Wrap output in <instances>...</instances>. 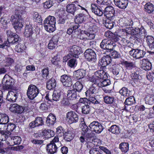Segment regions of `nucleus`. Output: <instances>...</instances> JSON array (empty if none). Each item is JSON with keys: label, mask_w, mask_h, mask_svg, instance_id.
<instances>
[{"label": "nucleus", "mask_w": 154, "mask_h": 154, "mask_svg": "<svg viewBox=\"0 0 154 154\" xmlns=\"http://www.w3.org/2000/svg\"><path fill=\"white\" fill-rule=\"evenodd\" d=\"M11 21L13 22L12 24L17 33L21 32V29L23 26L24 24L23 19L17 11L15 14L11 17Z\"/></svg>", "instance_id": "f257e3e1"}, {"label": "nucleus", "mask_w": 154, "mask_h": 154, "mask_svg": "<svg viewBox=\"0 0 154 154\" xmlns=\"http://www.w3.org/2000/svg\"><path fill=\"white\" fill-rule=\"evenodd\" d=\"M55 18L53 16H49L44 21L45 29L49 32H52L55 30Z\"/></svg>", "instance_id": "f03ea898"}, {"label": "nucleus", "mask_w": 154, "mask_h": 154, "mask_svg": "<svg viewBox=\"0 0 154 154\" xmlns=\"http://www.w3.org/2000/svg\"><path fill=\"white\" fill-rule=\"evenodd\" d=\"M61 143L59 141V138L55 137L51 143L47 145V150L48 152L51 154H54L56 152L58 147L61 146Z\"/></svg>", "instance_id": "7ed1b4c3"}, {"label": "nucleus", "mask_w": 154, "mask_h": 154, "mask_svg": "<svg viewBox=\"0 0 154 154\" xmlns=\"http://www.w3.org/2000/svg\"><path fill=\"white\" fill-rule=\"evenodd\" d=\"M100 48L106 52H111L113 51L114 48L115 47V45H113V43L106 39H104L102 40L100 44Z\"/></svg>", "instance_id": "20e7f679"}, {"label": "nucleus", "mask_w": 154, "mask_h": 154, "mask_svg": "<svg viewBox=\"0 0 154 154\" xmlns=\"http://www.w3.org/2000/svg\"><path fill=\"white\" fill-rule=\"evenodd\" d=\"M39 93L38 88L35 85L31 84L28 87L27 95L31 100H33L37 97Z\"/></svg>", "instance_id": "39448f33"}, {"label": "nucleus", "mask_w": 154, "mask_h": 154, "mask_svg": "<svg viewBox=\"0 0 154 154\" xmlns=\"http://www.w3.org/2000/svg\"><path fill=\"white\" fill-rule=\"evenodd\" d=\"M112 62L111 57L107 55L103 56L99 61L98 65L100 66V69L105 70L106 66L109 65Z\"/></svg>", "instance_id": "423d86ee"}, {"label": "nucleus", "mask_w": 154, "mask_h": 154, "mask_svg": "<svg viewBox=\"0 0 154 154\" xmlns=\"http://www.w3.org/2000/svg\"><path fill=\"white\" fill-rule=\"evenodd\" d=\"M81 35L80 39H93L95 36V32L92 29H90L87 30H82L81 31Z\"/></svg>", "instance_id": "0eeeda50"}, {"label": "nucleus", "mask_w": 154, "mask_h": 154, "mask_svg": "<svg viewBox=\"0 0 154 154\" xmlns=\"http://www.w3.org/2000/svg\"><path fill=\"white\" fill-rule=\"evenodd\" d=\"M110 71L112 74L116 76L121 75V79H124L126 78L127 75L124 72H122L123 69L120 66L115 65H113L110 68Z\"/></svg>", "instance_id": "6e6552de"}, {"label": "nucleus", "mask_w": 154, "mask_h": 154, "mask_svg": "<svg viewBox=\"0 0 154 154\" xmlns=\"http://www.w3.org/2000/svg\"><path fill=\"white\" fill-rule=\"evenodd\" d=\"M86 59L88 61L95 63L97 61V55L95 51L90 48L87 49L84 53Z\"/></svg>", "instance_id": "1a4fd4ad"}, {"label": "nucleus", "mask_w": 154, "mask_h": 154, "mask_svg": "<svg viewBox=\"0 0 154 154\" xmlns=\"http://www.w3.org/2000/svg\"><path fill=\"white\" fill-rule=\"evenodd\" d=\"M14 80L8 75H5L2 79V84L7 89H11L14 84Z\"/></svg>", "instance_id": "9d476101"}, {"label": "nucleus", "mask_w": 154, "mask_h": 154, "mask_svg": "<svg viewBox=\"0 0 154 154\" xmlns=\"http://www.w3.org/2000/svg\"><path fill=\"white\" fill-rule=\"evenodd\" d=\"M89 127L92 131H94L97 133H100L104 129L101 124L97 121H94L91 122Z\"/></svg>", "instance_id": "9b49d317"}, {"label": "nucleus", "mask_w": 154, "mask_h": 154, "mask_svg": "<svg viewBox=\"0 0 154 154\" xmlns=\"http://www.w3.org/2000/svg\"><path fill=\"white\" fill-rule=\"evenodd\" d=\"M94 95L91 96L90 97H87L89 100L86 98H80L79 102L85 105L84 106H89L90 105H94L98 103V101L94 97Z\"/></svg>", "instance_id": "f8f14e48"}, {"label": "nucleus", "mask_w": 154, "mask_h": 154, "mask_svg": "<svg viewBox=\"0 0 154 154\" xmlns=\"http://www.w3.org/2000/svg\"><path fill=\"white\" fill-rule=\"evenodd\" d=\"M80 26L78 23H75L70 26V27L67 30V33L69 35L72 34V35L74 37H77L78 35L79 34V30L78 29ZM80 32H81L80 31Z\"/></svg>", "instance_id": "ddd939ff"}, {"label": "nucleus", "mask_w": 154, "mask_h": 154, "mask_svg": "<svg viewBox=\"0 0 154 154\" xmlns=\"http://www.w3.org/2000/svg\"><path fill=\"white\" fill-rule=\"evenodd\" d=\"M81 48L76 45H74L68 48L69 54L72 57L78 58L79 55L80 54Z\"/></svg>", "instance_id": "4468645a"}, {"label": "nucleus", "mask_w": 154, "mask_h": 154, "mask_svg": "<svg viewBox=\"0 0 154 154\" xmlns=\"http://www.w3.org/2000/svg\"><path fill=\"white\" fill-rule=\"evenodd\" d=\"M146 53V50L138 49H134L130 52V55L136 59L143 58Z\"/></svg>", "instance_id": "2eb2a0df"}, {"label": "nucleus", "mask_w": 154, "mask_h": 154, "mask_svg": "<svg viewBox=\"0 0 154 154\" xmlns=\"http://www.w3.org/2000/svg\"><path fill=\"white\" fill-rule=\"evenodd\" d=\"M9 109L13 113L17 114L28 112L29 111L28 106H10Z\"/></svg>", "instance_id": "dca6fc26"}, {"label": "nucleus", "mask_w": 154, "mask_h": 154, "mask_svg": "<svg viewBox=\"0 0 154 154\" xmlns=\"http://www.w3.org/2000/svg\"><path fill=\"white\" fill-rule=\"evenodd\" d=\"M66 120L69 123H76L79 120L78 116L73 111L69 112L66 114Z\"/></svg>", "instance_id": "f3484780"}, {"label": "nucleus", "mask_w": 154, "mask_h": 154, "mask_svg": "<svg viewBox=\"0 0 154 154\" xmlns=\"http://www.w3.org/2000/svg\"><path fill=\"white\" fill-rule=\"evenodd\" d=\"M115 14V11L112 6L109 5L105 8L104 14L106 18H113Z\"/></svg>", "instance_id": "a211bd4d"}, {"label": "nucleus", "mask_w": 154, "mask_h": 154, "mask_svg": "<svg viewBox=\"0 0 154 154\" xmlns=\"http://www.w3.org/2000/svg\"><path fill=\"white\" fill-rule=\"evenodd\" d=\"M94 79H95V82L96 83L98 82V81L103 79L104 78H107V73L105 72L104 70L102 69L97 70L94 72Z\"/></svg>", "instance_id": "6ab92c4d"}, {"label": "nucleus", "mask_w": 154, "mask_h": 154, "mask_svg": "<svg viewBox=\"0 0 154 154\" xmlns=\"http://www.w3.org/2000/svg\"><path fill=\"white\" fill-rule=\"evenodd\" d=\"M60 81L63 85L66 87H71L72 85L70 77L66 75H63L61 76Z\"/></svg>", "instance_id": "aec40b11"}, {"label": "nucleus", "mask_w": 154, "mask_h": 154, "mask_svg": "<svg viewBox=\"0 0 154 154\" xmlns=\"http://www.w3.org/2000/svg\"><path fill=\"white\" fill-rule=\"evenodd\" d=\"M74 3L75 4H68L66 6V11L73 15H74L75 12L79 9V5L77 4V1H75Z\"/></svg>", "instance_id": "412c9836"}, {"label": "nucleus", "mask_w": 154, "mask_h": 154, "mask_svg": "<svg viewBox=\"0 0 154 154\" xmlns=\"http://www.w3.org/2000/svg\"><path fill=\"white\" fill-rule=\"evenodd\" d=\"M86 73V69H78L73 72V77L75 80H77L83 78Z\"/></svg>", "instance_id": "4be33fe9"}, {"label": "nucleus", "mask_w": 154, "mask_h": 154, "mask_svg": "<svg viewBox=\"0 0 154 154\" xmlns=\"http://www.w3.org/2000/svg\"><path fill=\"white\" fill-rule=\"evenodd\" d=\"M94 134L91 132H88L84 134L83 136H81L80 140L81 143H83L85 141L87 142H91L93 140Z\"/></svg>", "instance_id": "5701e85b"}, {"label": "nucleus", "mask_w": 154, "mask_h": 154, "mask_svg": "<svg viewBox=\"0 0 154 154\" xmlns=\"http://www.w3.org/2000/svg\"><path fill=\"white\" fill-rule=\"evenodd\" d=\"M18 95V93L16 91H11L8 92L6 99L11 102H14L17 98Z\"/></svg>", "instance_id": "b1692460"}, {"label": "nucleus", "mask_w": 154, "mask_h": 154, "mask_svg": "<svg viewBox=\"0 0 154 154\" xmlns=\"http://www.w3.org/2000/svg\"><path fill=\"white\" fill-rule=\"evenodd\" d=\"M115 5L119 8L125 9L127 6L128 0H114Z\"/></svg>", "instance_id": "393cba45"}, {"label": "nucleus", "mask_w": 154, "mask_h": 154, "mask_svg": "<svg viewBox=\"0 0 154 154\" xmlns=\"http://www.w3.org/2000/svg\"><path fill=\"white\" fill-rule=\"evenodd\" d=\"M152 64L148 59H144L142 60L141 68L145 71L149 70L152 68Z\"/></svg>", "instance_id": "a878e982"}, {"label": "nucleus", "mask_w": 154, "mask_h": 154, "mask_svg": "<svg viewBox=\"0 0 154 154\" xmlns=\"http://www.w3.org/2000/svg\"><path fill=\"white\" fill-rule=\"evenodd\" d=\"M104 24L106 28L109 29H112L113 27L116 26L117 24L115 23L113 18H106Z\"/></svg>", "instance_id": "bb28decb"}, {"label": "nucleus", "mask_w": 154, "mask_h": 154, "mask_svg": "<svg viewBox=\"0 0 154 154\" xmlns=\"http://www.w3.org/2000/svg\"><path fill=\"white\" fill-rule=\"evenodd\" d=\"M93 85L91 86L85 92L86 97H90L91 96L94 95L98 93V88L95 87Z\"/></svg>", "instance_id": "cd10ccee"}, {"label": "nucleus", "mask_w": 154, "mask_h": 154, "mask_svg": "<svg viewBox=\"0 0 154 154\" xmlns=\"http://www.w3.org/2000/svg\"><path fill=\"white\" fill-rule=\"evenodd\" d=\"M91 8L92 12L97 16L100 17L103 15V13L99 6L98 7L96 5L93 4L91 5Z\"/></svg>", "instance_id": "c85d7f7f"}, {"label": "nucleus", "mask_w": 154, "mask_h": 154, "mask_svg": "<svg viewBox=\"0 0 154 154\" xmlns=\"http://www.w3.org/2000/svg\"><path fill=\"white\" fill-rule=\"evenodd\" d=\"M131 77L134 82L137 85H140L142 82V77L137 72L132 73L131 74Z\"/></svg>", "instance_id": "c756f323"}, {"label": "nucleus", "mask_w": 154, "mask_h": 154, "mask_svg": "<svg viewBox=\"0 0 154 154\" xmlns=\"http://www.w3.org/2000/svg\"><path fill=\"white\" fill-rule=\"evenodd\" d=\"M147 45L151 50L154 49V38L151 35L145 37Z\"/></svg>", "instance_id": "7c9ffc66"}, {"label": "nucleus", "mask_w": 154, "mask_h": 154, "mask_svg": "<svg viewBox=\"0 0 154 154\" xmlns=\"http://www.w3.org/2000/svg\"><path fill=\"white\" fill-rule=\"evenodd\" d=\"M33 27L31 24H27L25 28L24 35L26 37H30L33 33Z\"/></svg>", "instance_id": "2f4dec72"}, {"label": "nucleus", "mask_w": 154, "mask_h": 154, "mask_svg": "<svg viewBox=\"0 0 154 154\" xmlns=\"http://www.w3.org/2000/svg\"><path fill=\"white\" fill-rule=\"evenodd\" d=\"M56 86V81L54 78H51L46 83L47 88L50 90L54 89Z\"/></svg>", "instance_id": "473e14b6"}, {"label": "nucleus", "mask_w": 154, "mask_h": 154, "mask_svg": "<svg viewBox=\"0 0 154 154\" xmlns=\"http://www.w3.org/2000/svg\"><path fill=\"white\" fill-rule=\"evenodd\" d=\"M86 16L85 14L83 13H80L76 15L75 16V21L78 22V23H82L85 21Z\"/></svg>", "instance_id": "72a5a7b5"}, {"label": "nucleus", "mask_w": 154, "mask_h": 154, "mask_svg": "<svg viewBox=\"0 0 154 154\" xmlns=\"http://www.w3.org/2000/svg\"><path fill=\"white\" fill-rule=\"evenodd\" d=\"M106 78L102 79L99 82L97 83L99 87L102 88L109 86L111 84L110 81Z\"/></svg>", "instance_id": "f704fd0d"}, {"label": "nucleus", "mask_w": 154, "mask_h": 154, "mask_svg": "<svg viewBox=\"0 0 154 154\" xmlns=\"http://www.w3.org/2000/svg\"><path fill=\"white\" fill-rule=\"evenodd\" d=\"M56 118L55 116L50 113L47 118L46 123L48 125H52L56 122Z\"/></svg>", "instance_id": "c9c22d12"}, {"label": "nucleus", "mask_w": 154, "mask_h": 154, "mask_svg": "<svg viewBox=\"0 0 154 154\" xmlns=\"http://www.w3.org/2000/svg\"><path fill=\"white\" fill-rule=\"evenodd\" d=\"M120 94L125 97H129L133 95L132 91L129 90L125 87L122 88L119 91Z\"/></svg>", "instance_id": "e433bc0d"}, {"label": "nucleus", "mask_w": 154, "mask_h": 154, "mask_svg": "<svg viewBox=\"0 0 154 154\" xmlns=\"http://www.w3.org/2000/svg\"><path fill=\"white\" fill-rule=\"evenodd\" d=\"M145 11L148 14H151L154 11V6L152 3L149 2L144 5Z\"/></svg>", "instance_id": "4c0bfd02"}, {"label": "nucleus", "mask_w": 154, "mask_h": 154, "mask_svg": "<svg viewBox=\"0 0 154 154\" xmlns=\"http://www.w3.org/2000/svg\"><path fill=\"white\" fill-rule=\"evenodd\" d=\"M139 23L137 21L133 20L131 19H129L125 21L124 23L123 26H131L132 27H135Z\"/></svg>", "instance_id": "58836bf2"}, {"label": "nucleus", "mask_w": 154, "mask_h": 154, "mask_svg": "<svg viewBox=\"0 0 154 154\" xmlns=\"http://www.w3.org/2000/svg\"><path fill=\"white\" fill-rule=\"evenodd\" d=\"M81 122V128L82 129V134L83 133L84 134L88 133L87 132L88 131V128L87 125L85 124L84 121V118H81L80 119Z\"/></svg>", "instance_id": "ea45409f"}, {"label": "nucleus", "mask_w": 154, "mask_h": 154, "mask_svg": "<svg viewBox=\"0 0 154 154\" xmlns=\"http://www.w3.org/2000/svg\"><path fill=\"white\" fill-rule=\"evenodd\" d=\"M122 63L127 69L129 70H131L134 68L135 67L134 64L133 62L124 61L122 62Z\"/></svg>", "instance_id": "a19ab883"}, {"label": "nucleus", "mask_w": 154, "mask_h": 154, "mask_svg": "<svg viewBox=\"0 0 154 154\" xmlns=\"http://www.w3.org/2000/svg\"><path fill=\"white\" fill-rule=\"evenodd\" d=\"M33 20L38 23H42V18L39 14L37 12H34L33 14Z\"/></svg>", "instance_id": "79ce46f5"}, {"label": "nucleus", "mask_w": 154, "mask_h": 154, "mask_svg": "<svg viewBox=\"0 0 154 154\" xmlns=\"http://www.w3.org/2000/svg\"><path fill=\"white\" fill-rule=\"evenodd\" d=\"M83 87L82 83L79 82H76L73 86V90L78 92L81 91Z\"/></svg>", "instance_id": "37998d69"}, {"label": "nucleus", "mask_w": 154, "mask_h": 154, "mask_svg": "<svg viewBox=\"0 0 154 154\" xmlns=\"http://www.w3.org/2000/svg\"><path fill=\"white\" fill-rule=\"evenodd\" d=\"M67 96L70 99L75 100L77 98L76 91L73 90H69L67 91Z\"/></svg>", "instance_id": "c03bdc74"}, {"label": "nucleus", "mask_w": 154, "mask_h": 154, "mask_svg": "<svg viewBox=\"0 0 154 154\" xmlns=\"http://www.w3.org/2000/svg\"><path fill=\"white\" fill-rule=\"evenodd\" d=\"M61 95V92L59 90L54 91L52 94V100L54 101L59 100Z\"/></svg>", "instance_id": "a18cd8bd"}, {"label": "nucleus", "mask_w": 154, "mask_h": 154, "mask_svg": "<svg viewBox=\"0 0 154 154\" xmlns=\"http://www.w3.org/2000/svg\"><path fill=\"white\" fill-rule=\"evenodd\" d=\"M11 133L9 131H2L0 133V140L3 141L5 140L11 135Z\"/></svg>", "instance_id": "49530a36"}, {"label": "nucleus", "mask_w": 154, "mask_h": 154, "mask_svg": "<svg viewBox=\"0 0 154 154\" xmlns=\"http://www.w3.org/2000/svg\"><path fill=\"white\" fill-rule=\"evenodd\" d=\"M119 148L123 152H127L129 149V144L127 143H122L119 144Z\"/></svg>", "instance_id": "de8ad7c7"}, {"label": "nucleus", "mask_w": 154, "mask_h": 154, "mask_svg": "<svg viewBox=\"0 0 154 154\" xmlns=\"http://www.w3.org/2000/svg\"><path fill=\"white\" fill-rule=\"evenodd\" d=\"M127 33L128 34H130L131 35H133L132 37L134 38V39L135 40L134 41L135 42H139L140 40V39L137 37V32H135V30L134 29H131L130 31L127 32Z\"/></svg>", "instance_id": "09e8293b"}, {"label": "nucleus", "mask_w": 154, "mask_h": 154, "mask_svg": "<svg viewBox=\"0 0 154 154\" xmlns=\"http://www.w3.org/2000/svg\"><path fill=\"white\" fill-rule=\"evenodd\" d=\"M42 132L43 135L46 136L48 138H50L54 135L53 131L50 129L44 130Z\"/></svg>", "instance_id": "8fccbe9b"}, {"label": "nucleus", "mask_w": 154, "mask_h": 154, "mask_svg": "<svg viewBox=\"0 0 154 154\" xmlns=\"http://www.w3.org/2000/svg\"><path fill=\"white\" fill-rule=\"evenodd\" d=\"M154 96L152 95H147L145 98V103L146 104L152 105L153 103Z\"/></svg>", "instance_id": "3c124183"}, {"label": "nucleus", "mask_w": 154, "mask_h": 154, "mask_svg": "<svg viewBox=\"0 0 154 154\" xmlns=\"http://www.w3.org/2000/svg\"><path fill=\"white\" fill-rule=\"evenodd\" d=\"M12 35V38L10 40H12L11 41H10V44H14L16 42H20L21 39L18 35L14 33H13V35Z\"/></svg>", "instance_id": "603ef678"}, {"label": "nucleus", "mask_w": 154, "mask_h": 154, "mask_svg": "<svg viewBox=\"0 0 154 154\" xmlns=\"http://www.w3.org/2000/svg\"><path fill=\"white\" fill-rule=\"evenodd\" d=\"M135 102L134 97L132 96H129L127 98L125 102V103L127 105H133Z\"/></svg>", "instance_id": "864d4df0"}, {"label": "nucleus", "mask_w": 154, "mask_h": 154, "mask_svg": "<svg viewBox=\"0 0 154 154\" xmlns=\"http://www.w3.org/2000/svg\"><path fill=\"white\" fill-rule=\"evenodd\" d=\"M109 130L112 133L116 134H118L120 132L119 127L116 125L112 126Z\"/></svg>", "instance_id": "5fc2aeb1"}, {"label": "nucleus", "mask_w": 154, "mask_h": 154, "mask_svg": "<svg viewBox=\"0 0 154 154\" xmlns=\"http://www.w3.org/2000/svg\"><path fill=\"white\" fill-rule=\"evenodd\" d=\"M9 121L8 116L5 114L2 115V118L0 119V124H5Z\"/></svg>", "instance_id": "6e6d98bb"}, {"label": "nucleus", "mask_w": 154, "mask_h": 154, "mask_svg": "<svg viewBox=\"0 0 154 154\" xmlns=\"http://www.w3.org/2000/svg\"><path fill=\"white\" fill-rule=\"evenodd\" d=\"M41 75L42 78L45 79H47V77L49 75V71L48 68H45L42 69V70L41 73Z\"/></svg>", "instance_id": "4d7b16f0"}, {"label": "nucleus", "mask_w": 154, "mask_h": 154, "mask_svg": "<svg viewBox=\"0 0 154 154\" xmlns=\"http://www.w3.org/2000/svg\"><path fill=\"white\" fill-rule=\"evenodd\" d=\"M58 54H56L54 57L52 58L51 60V62L52 63L55 65L57 66L59 64V63L60 62V59L58 58Z\"/></svg>", "instance_id": "13d9d810"}, {"label": "nucleus", "mask_w": 154, "mask_h": 154, "mask_svg": "<svg viewBox=\"0 0 154 154\" xmlns=\"http://www.w3.org/2000/svg\"><path fill=\"white\" fill-rule=\"evenodd\" d=\"M102 152L97 148H92L89 151L90 154H102Z\"/></svg>", "instance_id": "bf43d9fd"}, {"label": "nucleus", "mask_w": 154, "mask_h": 154, "mask_svg": "<svg viewBox=\"0 0 154 154\" xmlns=\"http://www.w3.org/2000/svg\"><path fill=\"white\" fill-rule=\"evenodd\" d=\"M25 47L23 44H19L17 45L15 47V50L17 52H20L23 51Z\"/></svg>", "instance_id": "052dcab7"}, {"label": "nucleus", "mask_w": 154, "mask_h": 154, "mask_svg": "<svg viewBox=\"0 0 154 154\" xmlns=\"http://www.w3.org/2000/svg\"><path fill=\"white\" fill-rule=\"evenodd\" d=\"M104 100L105 103L107 104H111L112 103L114 100L113 97L110 96H106L104 98Z\"/></svg>", "instance_id": "680f3d73"}, {"label": "nucleus", "mask_w": 154, "mask_h": 154, "mask_svg": "<svg viewBox=\"0 0 154 154\" xmlns=\"http://www.w3.org/2000/svg\"><path fill=\"white\" fill-rule=\"evenodd\" d=\"M68 64V66L71 67L76 66L77 64L76 60L75 58H72L70 59L69 61Z\"/></svg>", "instance_id": "e2e57ef3"}, {"label": "nucleus", "mask_w": 154, "mask_h": 154, "mask_svg": "<svg viewBox=\"0 0 154 154\" xmlns=\"http://www.w3.org/2000/svg\"><path fill=\"white\" fill-rule=\"evenodd\" d=\"M24 66L22 65L20 63H17L15 66V69L17 72H20L23 69Z\"/></svg>", "instance_id": "0e129e2a"}, {"label": "nucleus", "mask_w": 154, "mask_h": 154, "mask_svg": "<svg viewBox=\"0 0 154 154\" xmlns=\"http://www.w3.org/2000/svg\"><path fill=\"white\" fill-rule=\"evenodd\" d=\"M15 144H19L21 141V138L19 136H16L12 137L11 138Z\"/></svg>", "instance_id": "69168bd1"}, {"label": "nucleus", "mask_w": 154, "mask_h": 154, "mask_svg": "<svg viewBox=\"0 0 154 154\" xmlns=\"http://www.w3.org/2000/svg\"><path fill=\"white\" fill-rule=\"evenodd\" d=\"M35 122L37 126L42 125L44 124L43 121L41 117H38L36 118L35 120Z\"/></svg>", "instance_id": "338daca9"}, {"label": "nucleus", "mask_w": 154, "mask_h": 154, "mask_svg": "<svg viewBox=\"0 0 154 154\" xmlns=\"http://www.w3.org/2000/svg\"><path fill=\"white\" fill-rule=\"evenodd\" d=\"M0 44V48L4 49L5 46L9 47L10 45V42L9 41V39H7V41H4V42L1 43Z\"/></svg>", "instance_id": "774afa93"}]
</instances>
